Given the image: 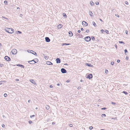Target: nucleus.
I'll list each match as a JSON object with an SVG mask.
<instances>
[{
    "label": "nucleus",
    "instance_id": "bf43d9fd",
    "mask_svg": "<svg viewBox=\"0 0 130 130\" xmlns=\"http://www.w3.org/2000/svg\"><path fill=\"white\" fill-rule=\"evenodd\" d=\"M80 87H78V89H80Z\"/></svg>",
    "mask_w": 130,
    "mask_h": 130
},
{
    "label": "nucleus",
    "instance_id": "864d4df0",
    "mask_svg": "<svg viewBox=\"0 0 130 130\" xmlns=\"http://www.w3.org/2000/svg\"><path fill=\"white\" fill-rule=\"evenodd\" d=\"M100 20L102 22H103V20L101 19H100Z\"/></svg>",
    "mask_w": 130,
    "mask_h": 130
},
{
    "label": "nucleus",
    "instance_id": "a19ab883",
    "mask_svg": "<svg viewBox=\"0 0 130 130\" xmlns=\"http://www.w3.org/2000/svg\"><path fill=\"white\" fill-rule=\"evenodd\" d=\"M125 3L127 5H128V2L127 1H126L125 2Z\"/></svg>",
    "mask_w": 130,
    "mask_h": 130
},
{
    "label": "nucleus",
    "instance_id": "393cba45",
    "mask_svg": "<svg viewBox=\"0 0 130 130\" xmlns=\"http://www.w3.org/2000/svg\"><path fill=\"white\" fill-rule=\"evenodd\" d=\"M108 72V71L107 70H105V72L106 73H107Z\"/></svg>",
    "mask_w": 130,
    "mask_h": 130
},
{
    "label": "nucleus",
    "instance_id": "dca6fc26",
    "mask_svg": "<svg viewBox=\"0 0 130 130\" xmlns=\"http://www.w3.org/2000/svg\"><path fill=\"white\" fill-rule=\"evenodd\" d=\"M17 66H20V67H23V68H24V66L23 65L19 64H17Z\"/></svg>",
    "mask_w": 130,
    "mask_h": 130
},
{
    "label": "nucleus",
    "instance_id": "58836bf2",
    "mask_svg": "<svg viewBox=\"0 0 130 130\" xmlns=\"http://www.w3.org/2000/svg\"><path fill=\"white\" fill-rule=\"evenodd\" d=\"M119 42L120 43H123V44H124V42H122V41H119Z\"/></svg>",
    "mask_w": 130,
    "mask_h": 130
},
{
    "label": "nucleus",
    "instance_id": "4468645a",
    "mask_svg": "<svg viewBox=\"0 0 130 130\" xmlns=\"http://www.w3.org/2000/svg\"><path fill=\"white\" fill-rule=\"evenodd\" d=\"M46 63L47 64L49 65H52L53 64L51 62L49 61H47Z\"/></svg>",
    "mask_w": 130,
    "mask_h": 130
},
{
    "label": "nucleus",
    "instance_id": "ea45409f",
    "mask_svg": "<svg viewBox=\"0 0 130 130\" xmlns=\"http://www.w3.org/2000/svg\"><path fill=\"white\" fill-rule=\"evenodd\" d=\"M114 62H111V64L112 65H113L114 64Z\"/></svg>",
    "mask_w": 130,
    "mask_h": 130
},
{
    "label": "nucleus",
    "instance_id": "79ce46f5",
    "mask_svg": "<svg viewBox=\"0 0 130 130\" xmlns=\"http://www.w3.org/2000/svg\"><path fill=\"white\" fill-rule=\"evenodd\" d=\"M111 103H112V104H113V105H115L116 104L115 103H114V102H111Z\"/></svg>",
    "mask_w": 130,
    "mask_h": 130
},
{
    "label": "nucleus",
    "instance_id": "f704fd0d",
    "mask_svg": "<svg viewBox=\"0 0 130 130\" xmlns=\"http://www.w3.org/2000/svg\"><path fill=\"white\" fill-rule=\"evenodd\" d=\"M101 32L102 33H103V32H104V31L103 29H102L101 30Z\"/></svg>",
    "mask_w": 130,
    "mask_h": 130
},
{
    "label": "nucleus",
    "instance_id": "e433bc0d",
    "mask_svg": "<svg viewBox=\"0 0 130 130\" xmlns=\"http://www.w3.org/2000/svg\"><path fill=\"white\" fill-rule=\"evenodd\" d=\"M124 52H125V53H126V52H127V50H124Z\"/></svg>",
    "mask_w": 130,
    "mask_h": 130
},
{
    "label": "nucleus",
    "instance_id": "aec40b11",
    "mask_svg": "<svg viewBox=\"0 0 130 130\" xmlns=\"http://www.w3.org/2000/svg\"><path fill=\"white\" fill-rule=\"evenodd\" d=\"M70 44L69 43H63L62 45H69Z\"/></svg>",
    "mask_w": 130,
    "mask_h": 130
},
{
    "label": "nucleus",
    "instance_id": "0eeeda50",
    "mask_svg": "<svg viewBox=\"0 0 130 130\" xmlns=\"http://www.w3.org/2000/svg\"><path fill=\"white\" fill-rule=\"evenodd\" d=\"M61 71L62 73H65L66 72V70L64 68H62L61 69Z\"/></svg>",
    "mask_w": 130,
    "mask_h": 130
},
{
    "label": "nucleus",
    "instance_id": "cd10ccee",
    "mask_svg": "<svg viewBox=\"0 0 130 130\" xmlns=\"http://www.w3.org/2000/svg\"><path fill=\"white\" fill-rule=\"evenodd\" d=\"M4 3L5 4H7V1H4Z\"/></svg>",
    "mask_w": 130,
    "mask_h": 130
},
{
    "label": "nucleus",
    "instance_id": "338daca9",
    "mask_svg": "<svg viewBox=\"0 0 130 130\" xmlns=\"http://www.w3.org/2000/svg\"><path fill=\"white\" fill-rule=\"evenodd\" d=\"M17 9H19V7H17Z\"/></svg>",
    "mask_w": 130,
    "mask_h": 130
},
{
    "label": "nucleus",
    "instance_id": "72a5a7b5",
    "mask_svg": "<svg viewBox=\"0 0 130 130\" xmlns=\"http://www.w3.org/2000/svg\"><path fill=\"white\" fill-rule=\"evenodd\" d=\"M2 127H5V125L4 124H3L2 125Z\"/></svg>",
    "mask_w": 130,
    "mask_h": 130
},
{
    "label": "nucleus",
    "instance_id": "bb28decb",
    "mask_svg": "<svg viewBox=\"0 0 130 130\" xmlns=\"http://www.w3.org/2000/svg\"><path fill=\"white\" fill-rule=\"evenodd\" d=\"M7 96V94L6 93H5L4 94V96L5 97H6Z\"/></svg>",
    "mask_w": 130,
    "mask_h": 130
},
{
    "label": "nucleus",
    "instance_id": "39448f33",
    "mask_svg": "<svg viewBox=\"0 0 130 130\" xmlns=\"http://www.w3.org/2000/svg\"><path fill=\"white\" fill-rule=\"evenodd\" d=\"M5 59L7 61H9L10 60V58L7 56H5Z\"/></svg>",
    "mask_w": 130,
    "mask_h": 130
},
{
    "label": "nucleus",
    "instance_id": "412c9836",
    "mask_svg": "<svg viewBox=\"0 0 130 130\" xmlns=\"http://www.w3.org/2000/svg\"><path fill=\"white\" fill-rule=\"evenodd\" d=\"M63 17H65L66 18L67 17V16L65 13H63Z\"/></svg>",
    "mask_w": 130,
    "mask_h": 130
},
{
    "label": "nucleus",
    "instance_id": "f3484780",
    "mask_svg": "<svg viewBox=\"0 0 130 130\" xmlns=\"http://www.w3.org/2000/svg\"><path fill=\"white\" fill-rule=\"evenodd\" d=\"M90 4L92 6H93L94 5V3L92 1H91L90 2Z\"/></svg>",
    "mask_w": 130,
    "mask_h": 130
},
{
    "label": "nucleus",
    "instance_id": "9b49d317",
    "mask_svg": "<svg viewBox=\"0 0 130 130\" xmlns=\"http://www.w3.org/2000/svg\"><path fill=\"white\" fill-rule=\"evenodd\" d=\"M92 77V74H90L88 75V77H87V78L90 79Z\"/></svg>",
    "mask_w": 130,
    "mask_h": 130
},
{
    "label": "nucleus",
    "instance_id": "de8ad7c7",
    "mask_svg": "<svg viewBox=\"0 0 130 130\" xmlns=\"http://www.w3.org/2000/svg\"><path fill=\"white\" fill-rule=\"evenodd\" d=\"M33 54L34 55H35V54L37 55L36 53V52H34V53H33Z\"/></svg>",
    "mask_w": 130,
    "mask_h": 130
},
{
    "label": "nucleus",
    "instance_id": "2f4dec72",
    "mask_svg": "<svg viewBox=\"0 0 130 130\" xmlns=\"http://www.w3.org/2000/svg\"><path fill=\"white\" fill-rule=\"evenodd\" d=\"M91 38H92V40H94L95 39V38L93 37H91Z\"/></svg>",
    "mask_w": 130,
    "mask_h": 130
},
{
    "label": "nucleus",
    "instance_id": "680f3d73",
    "mask_svg": "<svg viewBox=\"0 0 130 130\" xmlns=\"http://www.w3.org/2000/svg\"><path fill=\"white\" fill-rule=\"evenodd\" d=\"M117 17H119V16L118 15H117L116 16Z\"/></svg>",
    "mask_w": 130,
    "mask_h": 130
},
{
    "label": "nucleus",
    "instance_id": "5701e85b",
    "mask_svg": "<svg viewBox=\"0 0 130 130\" xmlns=\"http://www.w3.org/2000/svg\"><path fill=\"white\" fill-rule=\"evenodd\" d=\"M92 24H93V25L94 26H95L96 25V24L95 23V22H92Z\"/></svg>",
    "mask_w": 130,
    "mask_h": 130
},
{
    "label": "nucleus",
    "instance_id": "4be33fe9",
    "mask_svg": "<svg viewBox=\"0 0 130 130\" xmlns=\"http://www.w3.org/2000/svg\"><path fill=\"white\" fill-rule=\"evenodd\" d=\"M105 32L106 33H107V34H109V31H108V30H105Z\"/></svg>",
    "mask_w": 130,
    "mask_h": 130
},
{
    "label": "nucleus",
    "instance_id": "37998d69",
    "mask_svg": "<svg viewBox=\"0 0 130 130\" xmlns=\"http://www.w3.org/2000/svg\"><path fill=\"white\" fill-rule=\"evenodd\" d=\"M3 65L0 63V67H2L3 66Z\"/></svg>",
    "mask_w": 130,
    "mask_h": 130
},
{
    "label": "nucleus",
    "instance_id": "a878e982",
    "mask_svg": "<svg viewBox=\"0 0 130 130\" xmlns=\"http://www.w3.org/2000/svg\"><path fill=\"white\" fill-rule=\"evenodd\" d=\"M95 4L96 5H98L99 4V3L98 2H96L95 3Z\"/></svg>",
    "mask_w": 130,
    "mask_h": 130
},
{
    "label": "nucleus",
    "instance_id": "9d476101",
    "mask_svg": "<svg viewBox=\"0 0 130 130\" xmlns=\"http://www.w3.org/2000/svg\"><path fill=\"white\" fill-rule=\"evenodd\" d=\"M45 39L46 41L47 42H49L50 41V39L48 37H46L45 38Z\"/></svg>",
    "mask_w": 130,
    "mask_h": 130
},
{
    "label": "nucleus",
    "instance_id": "8fccbe9b",
    "mask_svg": "<svg viewBox=\"0 0 130 130\" xmlns=\"http://www.w3.org/2000/svg\"><path fill=\"white\" fill-rule=\"evenodd\" d=\"M53 87L51 85L50 86V87L51 88H52Z\"/></svg>",
    "mask_w": 130,
    "mask_h": 130
},
{
    "label": "nucleus",
    "instance_id": "0e129e2a",
    "mask_svg": "<svg viewBox=\"0 0 130 130\" xmlns=\"http://www.w3.org/2000/svg\"><path fill=\"white\" fill-rule=\"evenodd\" d=\"M28 102H30V100H28Z\"/></svg>",
    "mask_w": 130,
    "mask_h": 130
},
{
    "label": "nucleus",
    "instance_id": "20e7f679",
    "mask_svg": "<svg viewBox=\"0 0 130 130\" xmlns=\"http://www.w3.org/2000/svg\"><path fill=\"white\" fill-rule=\"evenodd\" d=\"M38 62V60H37V62H36L35 61L33 60H32L31 61H29L28 62L30 64H34L36 62Z\"/></svg>",
    "mask_w": 130,
    "mask_h": 130
},
{
    "label": "nucleus",
    "instance_id": "13d9d810",
    "mask_svg": "<svg viewBox=\"0 0 130 130\" xmlns=\"http://www.w3.org/2000/svg\"><path fill=\"white\" fill-rule=\"evenodd\" d=\"M128 57H126V59H128Z\"/></svg>",
    "mask_w": 130,
    "mask_h": 130
},
{
    "label": "nucleus",
    "instance_id": "f03ea898",
    "mask_svg": "<svg viewBox=\"0 0 130 130\" xmlns=\"http://www.w3.org/2000/svg\"><path fill=\"white\" fill-rule=\"evenodd\" d=\"M84 39L86 41L89 42L91 40V38L90 37L88 36L85 37V38Z\"/></svg>",
    "mask_w": 130,
    "mask_h": 130
},
{
    "label": "nucleus",
    "instance_id": "6e6d98bb",
    "mask_svg": "<svg viewBox=\"0 0 130 130\" xmlns=\"http://www.w3.org/2000/svg\"><path fill=\"white\" fill-rule=\"evenodd\" d=\"M115 47H116L117 48V45L116 44L115 45Z\"/></svg>",
    "mask_w": 130,
    "mask_h": 130
},
{
    "label": "nucleus",
    "instance_id": "4d7b16f0",
    "mask_svg": "<svg viewBox=\"0 0 130 130\" xmlns=\"http://www.w3.org/2000/svg\"><path fill=\"white\" fill-rule=\"evenodd\" d=\"M18 32L19 33L21 34V32L19 31H18Z\"/></svg>",
    "mask_w": 130,
    "mask_h": 130
},
{
    "label": "nucleus",
    "instance_id": "7c9ffc66",
    "mask_svg": "<svg viewBox=\"0 0 130 130\" xmlns=\"http://www.w3.org/2000/svg\"><path fill=\"white\" fill-rule=\"evenodd\" d=\"M89 31V30L88 29H87L86 31V32H88Z\"/></svg>",
    "mask_w": 130,
    "mask_h": 130
},
{
    "label": "nucleus",
    "instance_id": "c03bdc74",
    "mask_svg": "<svg viewBox=\"0 0 130 130\" xmlns=\"http://www.w3.org/2000/svg\"><path fill=\"white\" fill-rule=\"evenodd\" d=\"M106 108H102L101 109H102V110H105V109H106Z\"/></svg>",
    "mask_w": 130,
    "mask_h": 130
},
{
    "label": "nucleus",
    "instance_id": "7ed1b4c3",
    "mask_svg": "<svg viewBox=\"0 0 130 130\" xmlns=\"http://www.w3.org/2000/svg\"><path fill=\"white\" fill-rule=\"evenodd\" d=\"M17 52V50L15 49H13L12 50L11 53H12L13 54H16Z\"/></svg>",
    "mask_w": 130,
    "mask_h": 130
},
{
    "label": "nucleus",
    "instance_id": "69168bd1",
    "mask_svg": "<svg viewBox=\"0 0 130 130\" xmlns=\"http://www.w3.org/2000/svg\"><path fill=\"white\" fill-rule=\"evenodd\" d=\"M3 18H4V19H6V18H5V17H3Z\"/></svg>",
    "mask_w": 130,
    "mask_h": 130
},
{
    "label": "nucleus",
    "instance_id": "603ef678",
    "mask_svg": "<svg viewBox=\"0 0 130 130\" xmlns=\"http://www.w3.org/2000/svg\"><path fill=\"white\" fill-rule=\"evenodd\" d=\"M117 62H120V60H118L117 61Z\"/></svg>",
    "mask_w": 130,
    "mask_h": 130
},
{
    "label": "nucleus",
    "instance_id": "6ab92c4d",
    "mask_svg": "<svg viewBox=\"0 0 130 130\" xmlns=\"http://www.w3.org/2000/svg\"><path fill=\"white\" fill-rule=\"evenodd\" d=\"M93 13H92V12H89V14L91 16H92L93 15Z\"/></svg>",
    "mask_w": 130,
    "mask_h": 130
},
{
    "label": "nucleus",
    "instance_id": "a211bd4d",
    "mask_svg": "<svg viewBox=\"0 0 130 130\" xmlns=\"http://www.w3.org/2000/svg\"><path fill=\"white\" fill-rule=\"evenodd\" d=\"M45 107L46 109H48L50 108V107L48 105H46Z\"/></svg>",
    "mask_w": 130,
    "mask_h": 130
},
{
    "label": "nucleus",
    "instance_id": "ddd939ff",
    "mask_svg": "<svg viewBox=\"0 0 130 130\" xmlns=\"http://www.w3.org/2000/svg\"><path fill=\"white\" fill-rule=\"evenodd\" d=\"M56 61L57 63H60V59L59 58H57L56 59Z\"/></svg>",
    "mask_w": 130,
    "mask_h": 130
},
{
    "label": "nucleus",
    "instance_id": "2eb2a0df",
    "mask_svg": "<svg viewBox=\"0 0 130 130\" xmlns=\"http://www.w3.org/2000/svg\"><path fill=\"white\" fill-rule=\"evenodd\" d=\"M69 36L70 37H71L73 35V34L72 32L71 31H69Z\"/></svg>",
    "mask_w": 130,
    "mask_h": 130
},
{
    "label": "nucleus",
    "instance_id": "4c0bfd02",
    "mask_svg": "<svg viewBox=\"0 0 130 130\" xmlns=\"http://www.w3.org/2000/svg\"><path fill=\"white\" fill-rule=\"evenodd\" d=\"M35 116V115H32V116H30V118H32V117H34Z\"/></svg>",
    "mask_w": 130,
    "mask_h": 130
},
{
    "label": "nucleus",
    "instance_id": "c85d7f7f",
    "mask_svg": "<svg viewBox=\"0 0 130 130\" xmlns=\"http://www.w3.org/2000/svg\"><path fill=\"white\" fill-rule=\"evenodd\" d=\"M102 117H103V116H104V117H106V115L105 114H102Z\"/></svg>",
    "mask_w": 130,
    "mask_h": 130
},
{
    "label": "nucleus",
    "instance_id": "f257e3e1",
    "mask_svg": "<svg viewBox=\"0 0 130 130\" xmlns=\"http://www.w3.org/2000/svg\"><path fill=\"white\" fill-rule=\"evenodd\" d=\"M5 30L9 33L12 34L14 32V29L12 28H7L5 29Z\"/></svg>",
    "mask_w": 130,
    "mask_h": 130
},
{
    "label": "nucleus",
    "instance_id": "1a4fd4ad",
    "mask_svg": "<svg viewBox=\"0 0 130 130\" xmlns=\"http://www.w3.org/2000/svg\"><path fill=\"white\" fill-rule=\"evenodd\" d=\"M30 81L34 85H36V83L35 81L33 79H31L30 80Z\"/></svg>",
    "mask_w": 130,
    "mask_h": 130
},
{
    "label": "nucleus",
    "instance_id": "473e14b6",
    "mask_svg": "<svg viewBox=\"0 0 130 130\" xmlns=\"http://www.w3.org/2000/svg\"><path fill=\"white\" fill-rule=\"evenodd\" d=\"M93 128V127L92 126H90L89 127V129H91Z\"/></svg>",
    "mask_w": 130,
    "mask_h": 130
},
{
    "label": "nucleus",
    "instance_id": "052dcab7",
    "mask_svg": "<svg viewBox=\"0 0 130 130\" xmlns=\"http://www.w3.org/2000/svg\"><path fill=\"white\" fill-rule=\"evenodd\" d=\"M59 85H60V84H57V85L58 86H59Z\"/></svg>",
    "mask_w": 130,
    "mask_h": 130
},
{
    "label": "nucleus",
    "instance_id": "e2e57ef3",
    "mask_svg": "<svg viewBox=\"0 0 130 130\" xmlns=\"http://www.w3.org/2000/svg\"><path fill=\"white\" fill-rule=\"evenodd\" d=\"M20 16H22V14H20Z\"/></svg>",
    "mask_w": 130,
    "mask_h": 130
},
{
    "label": "nucleus",
    "instance_id": "5fc2aeb1",
    "mask_svg": "<svg viewBox=\"0 0 130 130\" xmlns=\"http://www.w3.org/2000/svg\"><path fill=\"white\" fill-rule=\"evenodd\" d=\"M81 30L82 31H83L84 30V29L83 28H82Z\"/></svg>",
    "mask_w": 130,
    "mask_h": 130
},
{
    "label": "nucleus",
    "instance_id": "423d86ee",
    "mask_svg": "<svg viewBox=\"0 0 130 130\" xmlns=\"http://www.w3.org/2000/svg\"><path fill=\"white\" fill-rule=\"evenodd\" d=\"M82 25L85 26H87L88 25L87 23L85 21L82 22Z\"/></svg>",
    "mask_w": 130,
    "mask_h": 130
},
{
    "label": "nucleus",
    "instance_id": "774afa93",
    "mask_svg": "<svg viewBox=\"0 0 130 130\" xmlns=\"http://www.w3.org/2000/svg\"><path fill=\"white\" fill-rule=\"evenodd\" d=\"M101 130H104V129H101Z\"/></svg>",
    "mask_w": 130,
    "mask_h": 130
},
{
    "label": "nucleus",
    "instance_id": "f8f14e48",
    "mask_svg": "<svg viewBox=\"0 0 130 130\" xmlns=\"http://www.w3.org/2000/svg\"><path fill=\"white\" fill-rule=\"evenodd\" d=\"M85 64L86 66H88L89 67H93V66L92 65H91L90 64L88 63H86Z\"/></svg>",
    "mask_w": 130,
    "mask_h": 130
},
{
    "label": "nucleus",
    "instance_id": "a18cd8bd",
    "mask_svg": "<svg viewBox=\"0 0 130 130\" xmlns=\"http://www.w3.org/2000/svg\"><path fill=\"white\" fill-rule=\"evenodd\" d=\"M70 126L71 127H72L73 126V125L72 124H70Z\"/></svg>",
    "mask_w": 130,
    "mask_h": 130
},
{
    "label": "nucleus",
    "instance_id": "3c124183",
    "mask_svg": "<svg viewBox=\"0 0 130 130\" xmlns=\"http://www.w3.org/2000/svg\"><path fill=\"white\" fill-rule=\"evenodd\" d=\"M78 33H80V30H78Z\"/></svg>",
    "mask_w": 130,
    "mask_h": 130
},
{
    "label": "nucleus",
    "instance_id": "b1692460",
    "mask_svg": "<svg viewBox=\"0 0 130 130\" xmlns=\"http://www.w3.org/2000/svg\"><path fill=\"white\" fill-rule=\"evenodd\" d=\"M123 93H124L125 94H127V93L125 91H123Z\"/></svg>",
    "mask_w": 130,
    "mask_h": 130
},
{
    "label": "nucleus",
    "instance_id": "6e6552de",
    "mask_svg": "<svg viewBox=\"0 0 130 130\" xmlns=\"http://www.w3.org/2000/svg\"><path fill=\"white\" fill-rule=\"evenodd\" d=\"M63 25L62 24H60L58 25L57 26V27L58 29H59L62 27Z\"/></svg>",
    "mask_w": 130,
    "mask_h": 130
},
{
    "label": "nucleus",
    "instance_id": "c756f323",
    "mask_svg": "<svg viewBox=\"0 0 130 130\" xmlns=\"http://www.w3.org/2000/svg\"><path fill=\"white\" fill-rule=\"evenodd\" d=\"M125 32H126V34H127V35H128V31L126 30L125 31Z\"/></svg>",
    "mask_w": 130,
    "mask_h": 130
},
{
    "label": "nucleus",
    "instance_id": "09e8293b",
    "mask_svg": "<svg viewBox=\"0 0 130 130\" xmlns=\"http://www.w3.org/2000/svg\"><path fill=\"white\" fill-rule=\"evenodd\" d=\"M2 81H0V85L1 84H2Z\"/></svg>",
    "mask_w": 130,
    "mask_h": 130
},
{
    "label": "nucleus",
    "instance_id": "49530a36",
    "mask_svg": "<svg viewBox=\"0 0 130 130\" xmlns=\"http://www.w3.org/2000/svg\"><path fill=\"white\" fill-rule=\"evenodd\" d=\"M19 80V79H15V81H18Z\"/></svg>",
    "mask_w": 130,
    "mask_h": 130
},
{
    "label": "nucleus",
    "instance_id": "c9c22d12",
    "mask_svg": "<svg viewBox=\"0 0 130 130\" xmlns=\"http://www.w3.org/2000/svg\"><path fill=\"white\" fill-rule=\"evenodd\" d=\"M29 124H31L32 123V122L31 121H29Z\"/></svg>",
    "mask_w": 130,
    "mask_h": 130
}]
</instances>
